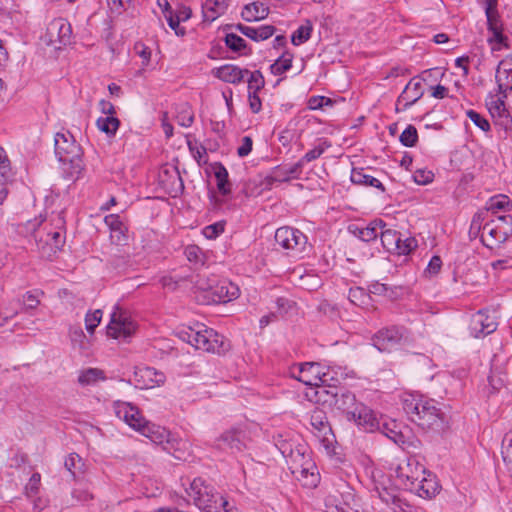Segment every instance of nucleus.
I'll return each mask as SVG.
<instances>
[{
    "label": "nucleus",
    "instance_id": "obj_1",
    "mask_svg": "<svg viewBox=\"0 0 512 512\" xmlns=\"http://www.w3.org/2000/svg\"><path fill=\"white\" fill-rule=\"evenodd\" d=\"M403 409L412 422L423 429L440 430L443 428V413L433 399H425L413 394H405Z\"/></svg>",
    "mask_w": 512,
    "mask_h": 512
},
{
    "label": "nucleus",
    "instance_id": "obj_2",
    "mask_svg": "<svg viewBox=\"0 0 512 512\" xmlns=\"http://www.w3.org/2000/svg\"><path fill=\"white\" fill-rule=\"evenodd\" d=\"M43 220L34 219L28 221L26 224V230L31 232L38 250L41 252L43 257L50 258L56 254L64 245L65 237L63 233L64 218L57 214L53 219L55 227L53 229H47V227L40 228Z\"/></svg>",
    "mask_w": 512,
    "mask_h": 512
},
{
    "label": "nucleus",
    "instance_id": "obj_3",
    "mask_svg": "<svg viewBox=\"0 0 512 512\" xmlns=\"http://www.w3.org/2000/svg\"><path fill=\"white\" fill-rule=\"evenodd\" d=\"M276 445L281 454L290 459V470L296 479L304 487H316L319 481L318 473L315 472L316 467L309 457L305 456V452L300 447L294 450L292 445L285 440H278Z\"/></svg>",
    "mask_w": 512,
    "mask_h": 512
},
{
    "label": "nucleus",
    "instance_id": "obj_4",
    "mask_svg": "<svg viewBox=\"0 0 512 512\" xmlns=\"http://www.w3.org/2000/svg\"><path fill=\"white\" fill-rule=\"evenodd\" d=\"M276 244L285 251L286 255L303 258L311 250L307 236L297 228L283 226L275 232Z\"/></svg>",
    "mask_w": 512,
    "mask_h": 512
},
{
    "label": "nucleus",
    "instance_id": "obj_5",
    "mask_svg": "<svg viewBox=\"0 0 512 512\" xmlns=\"http://www.w3.org/2000/svg\"><path fill=\"white\" fill-rule=\"evenodd\" d=\"M512 235V216L502 215L483 225L481 242L489 249L498 248Z\"/></svg>",
    "mask_w": 512,
    "mask_h": 512
},
{
    "label": "nucleus",
    "instance_id": "obj_6",
    "mask_svg": "<svg viewBox=\"0 0 512 512\" xmlns=\"http://www.w3.org/2000/svg\"><path fill=\"white\" fill-rule=\"evenodd\" d=\"M55 154L62 163H69L74 172L82 169V148L69 131L55 135Z\"/></svg>",
    "mask_w": 512,
    "mask_h": 512
},
{
    "label": "nucleus",
    "instance_id": "obj_7",
    "mask_svg": "<svg viewBox=\"0 0 512 512\" xmlns=\"http://www.w3.org/2000/svg\"><path fill=\"white\" fill-rule=\"evenodd\" d=\"M186 334L187 341L198 350L220 354L228 349L224 336L211 328L204 326L198 330L190 328Z\"/></svg>",
    "mask_w": 512,
    "mask_h": 512
},
{
    "label": "nucleus",
    "instance_id": "obj_8",
    "mask_svg": "<svg viewBox=\"0 0 512 512\" xmlns=\"http://www.w3.org/2000/svg\"><path fill=\"white\" fill-rule=\"evenodd\" d=\"M136 328L130 313L118 305L114 306L107 325V335L114 339H127L135 333Z\"/></svg>",
    "mask_w": 512,
    "mask_h": 512
},
{
    "label": "nucleus",
    "instance_id": "obj_9",
    "mask_svg": "<svg viewBox=\"0 0 512 512\" xmlns=\"http://www.w3.org/2000/svg\"><path fill=\"white\" fill-rule=\"evenodd\" d=\"M297 379L307 386H314L319 388L317 394L329 393V381L333 378L329 372L324 371L319 363L308 362L304 363L299 368V376Z\"/></svg>",
    "mask_w": 512,
    "mask_h": 512
},
{
    "label": "nucleus",
    "instance_id": "obj_10",
    "mask_svg": "<svg viewBox=\"0 0 512 512\" xmlns=\"http://www.w3.org/2000/svg\"><path fill=\"white\" fill-rule=\"evenodd\" d=\"M404 340L405 330L396 326L381 329L372 338L373 345L381 352L393 350Z\"/></svg>",
    "mask_w": 512,
    "mask_h": 512
},
{
    "label": "nucleus",
    "instance_id": "obj_11",
    "mask_svg": "<svg viewBox=\"0 0 512 512\" xmlns=\"http://www.w3.org/2000/svg\"><path fill=\"white\" fill-rule=\"evenodd\" d=\"M46 37L48 43L53 45L56 49H60L62 45L70 44L72 38L71 24L63 18L52 20L48 24Z\"/></svg>",
    "mask_w": 512,
    "mask_h": 512
},
{
    "label": "nucleus",
    "instance_id": "obj_12",
    "mask_svg": "<svg viewBox=\"0 0 512 512\" xmlns=\"http://www.w3.org/2000/svg\"><path fill=\"white\" fill-rule=\"evenodd\" d=\"M312 433L319 439L324 447L329 448L334 442V434L328 422L326 413L321 409H314L310 414Z\"/></svg>",
    "mask_w": 512,
    "mask_h": 512
},
{
    "label": "nucleus",
    "instance_id": "obj_13",
    "mask_svg": "<svg viewBox=\"0 0 512 512\" xmlns=\"http://www.w3.org/2000/svg\"><path fill=\"white\" fill-rule=\"evenodd\" d=\"M165 380L166 377L163 372L148 366L136 367L133 374V382L140 389L161 386L165 383Z\"/></svg>",
    "mask_w": 512,
    "mask_h": 512
},
{
    "label": "nucleus",
    "instance_id": "obj_14",
    "mask_svg": "<svg viewBox=\"0 0 512 512\" xmlns=\"http://www.w3.org/2000/svg\"><path fill=\"white\" fill-rule=\"evenodd\" d=\"M497 322L493 315L480 310L475 313L470 321V333L475 338L485 337L497 329Z\"/></svg>",
    "mask_w": 512,
    "mask_h": 512
},
{
    "label": "nucleus",
    "instance_id": "obj_15",
    "mask_svg": "<svg viewBox=\"0 0 512 512\" xmlns=\"http://www.w3.org/2000/svg\"><path fill=\"white\" fill-rule=\"evenodd\" d=\"M116 416L123 420L134 430L138 431L146 419L142 416L138 407L128 402L117 401L114 403Z\"/></svg>",
    "mask_w": 512,
    "mask_h": 512
},
{
    "label": "nucleus",
    "instance_id": "obj_16",
    "mask_svg": "<svg viewBox=\"0 0 512 512\" xmlns=\"http://www.w3.org/2000/svg\"><path fill=\"white\" fill-rule=\"evenodd\" d=\"M425 472L426 469L422 464L414 458H409L406 463L399 465L397 477L401 480L405 489L411 491L412 482H417Z\"/></svg>",
    "mask_w": 512,
    "mask_h": 512
},
{
    "label": "nucleus",
    "instance_id": "obj_17",
    "mask_svg": "<svg viewBox=\"0 0 512 512\" xmlns=\"http://www.w3.org/2000/svg\"><path fill=\"white\" fill-rule=\"evenodd\" d=\"M353 412H355V416L348 417L347 420L354 422L364 431L373 432L380 427V421L374 411L364 403H359Z\"/></svg>",
    "mask_w": 512,
    "mask_h": 512
},
{
    "label": "nucleus",
    "instance_id": "obj_18",
    "mask_svg": "<svg viewBox=\"0 0 512 512\" xmlns=\"http://www.w3.org/2000/svg\"><path fill=\"white\" fill-rule=\"evenodd\" d=\"M327 394L331 395L334 400L335 407L344 413L346 418L355 416V412L353 411L360 402L356 400V397L352 392L347 390H338L334 387L331 388Z\"/></svg>",
    "mask_w": 512,
    "mask_h": 512
},
{
    "label": "nucleus",
    "instance_id": "obj_19",
    "mask_svg": "<svg viewBox=\"0 0 512 512\" xmlns=\"http://www.w3.org/2000/svg\"><path fill=\"white\" fill-rule=\"evenodd\" d=\"M216 447L232 453L241 452L246 447L245 433L237 429L225 431L216 439Z\"/></svg>",
    "mask_w": 512,
    "mask_h": 512
},
{
    "label": "nucleus",
    "instance_id": "obj_20",
    "mask_svg": "<svg viewBox=\"0 0 512 512\" xmlns=\"http://www.w3.org/2000/svg\"><path fill=\"white\" fill-rule=\"evenodd\" d=\"M495 78L499 93L503 95V98H506L507 93L512 91V56L500 61Z\"/></svg>",
    "mask_w": 512,
    "mask_h": 512
},
{
    "label": "nucleus",
    "instance_id": "obj_21",
    "mask_svg": "<svg viewBox=\"0 0 512 512\" xmlns=\"http://www.w3.org/2000/svg\"><path fill=\"white\" fill-rule=\"evenodd\" d=\"M104 223L110 230V240L115 245H125L128 240V228L121 221L118 214H109L105 216Z\"/></svg>",
    "mask_w": 512,
    "mask_h": 512
},
{
    "label": "nucleus",
    "instance_id": "obj_22",
    "mask_svg": "<svg viewBox=\"0 0 512 512\" xmlns=\"http://www.w3.org/2000/svg\"><path fill=\"white\" fill-rule=\"evenodd\" d=\"M411 492L415 493L421 498L431 499L439 491V485L435 476L430 472H425L423 476L415 483L412 482Z\"/></svg>",
    "mask_w": 512,
    "mask_h": 512
},
{
    "label": "nucleus",
    "instance_id": "obj_23",
    "mask_svg": "<svg viewBox=\"0 0 512 512\" xmlns=\"http://www.w3.org/2000/svg\"><path fill=\"white\" fill-rule=\"evenodd\" d=\"M249 73L247 69H241L233 64H225L212 70V75L223 82L230 84H239L243 81L245 75Z\"/></svg>",
    "mask_w": 512,
    "mask_h": 512
},
{
    "label": "nucleus",
    "instance_id": "obj_24",
    "mask_svg": "<svg viewBox=\"0 0 512 512\" xmlns=\"http://www.w3.org/2000/svg\"><path fill=\"white\" fill-rule=\"evenodd\" d=\"M422 95L423 91L421 81L416 78H412L398 97L397 103L398 105L403 104L402 110H406L417 102Z\"/></svg>",
    "mask_w": 512,
    "mask_h": 512
},
{
    "label": "nucleus",
    "instance_id": "obj_25",
    "mask_svg": "<svg viewBox=\"0 0 512 512\" xmlns=\"http://www.w3.org/2000/svg\"><path fill=\"white\" fill-rule=\"evenodd\" d=\"M386 227V224L382 220H374L370 222L366 227H360L358 225H352L349 230L353 235L358 237L364 242H369L376 239L379 235L380 229Z\"/></svg>",
    "mask_w": 512,
    "mask_h": 512
},
{
    "label": "nucleus",
    "instance_id": "obj_26",
    "mask_svg": "<svg viewBox=\"0 0 512 512\" xmlns=\"http://www.w3.org/2000/svg\"><path fill=\"white\" fill-rule=\"evenodd\" d=\"M235 28L241 34L256 42L270 38L275 32V27L272 25H261L259 27H251L239 23L235 26Z\"/></svg>",
    "mask_w": 512,
    "mask_h": 512
},
{
    "label": "nucleus",
    "instance_id": "obj_27",
    "mask_svg": "<svg viewBox=\"0 0 512 512\" xmlns=\"http://www.w3.org/2000/svg\"><path fill=\"white\" fill-rule=\"evenodd\" d=\"M228 8V0H205L202 4L204 21L212 23L223 15Z\"/></svg>",
    "mask_w": 512,
    "mask_h": 512
},
{
    "label": "nucleus",
    "instance_id": "obj_28",
    "mask_svg": "<svg viewBox=\"0 0 512 512\" xmlns=\"http://www.w3.org/2000/svg\"><path fill=\"white\" fill-rule=\"evenodd\" d=\"M379 421L380 427L376 428V430H380L383 435H385L397 445H403L406 442L405 436L400 430V424H398L395 420L384 419L381 417Z\"/></svg>",
    "mask_w": 512,
    "mask_h": 512
},
{
    "label": "nucleus",
    "instance_id": "obj_29",
    "mask_svg": "<svg viewBox=\"0 0 512 512\" xmlns=\"http://www.w3.org/2000/svg\"><path fill=\"white\" fill-rule=\"evenodd\" d=\"M143 436L150 439L155 444H163L168 440L169 432L164 427L145 421L138 430Z\"/></svg>",
    "mask_w": 512,
    "mask_h": 512
},
{
    "label": "nucleus",
    "instance_id": "obj_30",
    "mask_svg": "<svg viewBox=\"0 0 512 512\" xmlns=\"http://www.w3.org/2000/svg\"><path fill=\"white\" fill-rule=\"evenodd\" d=\"M269 8L264 3L256 1L245 5L241 12L242 18L247 22L259 21L266 18Z\"/></svg>",
    "mask_w": 512,
    "mask_h": 512
},
{
    "label": "nucleus",
    "instance_id": "obj_31",
    "mask_svg": "<svg viewBox=\"0 0 512 512\" xmlns=\"http://www.w3.org/2000/svg\"><path fill=\"white\" fill-rule=\"evenodd\" d=\"M350 179L352 183L357 185L371 186L384 191V186L381 181L372 175L368 174L363 168H353L351 171Z\"/></svg>",
    "mask_w": 512,
    "mask_h": 512
},
{
    "label": "nucleus",
    "instance_id": "obj_32",
    "mask_svg": "<svg viewBox=\"0 0 512 512\" xmlns=\"http://www.w3.org/2000/svg\"><path fill=\"white\" fill-rule=\"evenodd\" d=\"M189 497H191L195 504L198 506L203 505L205 498L209 497L207 487L204 484V480L201 478H195L186 489Z\"/></svg>",
    "mask_w": 512,
    "mask_h": 512
},
{
    "label": "nucleus",
    "instance_id": "obj_33",
    "mask_svg": "<svg viewBox=\"0 0 512 512\" xmlns=\"http://www.w3.org/2000/svg\"><path fill=\"white\" fill-rule=\"evenodd\" d=\"M213 295L217 302H228L239 296V288L231 283H222L213 289Z\"/></svg>",
    "mask_w": 512,
    "mask_h": 512
},
{
    "label": "nucleus",
    "instance_id": "obj_34",
    "mask_svg": "<svg viewBox=\"0 0 512 512\" xmlns=\"http://www.w3.org/2000/svg\"><path fill=\"white\" fill-rule=\"evenodd\" d=\"M512 208V201L507 195L498 194L489 198L486 202L485 210L496 214L500 211H509Z\"/></svg>",
    "mask_w": 512,
    "mask_h": 512
},
{
    "label": "nucleus",
    "instance_id": "obj_35",
    "mask_svg": "<svg viewBox=\"0 0 512 512\" xmlns=\"http://www.w3.org/2000/svg\"><path fill=\"white\" fill-rule=\"evenodd\" d=\"M381 243L388 252H394L401 243V235L394 229L383 228L379 231Z\"/></svg>",
    "mask_w": 512,
    "mask_h": 512
},
{
    "label": "nucleus",
    "instance_id": "obj_36",
    "mask_svg": "<svg viewBox=\"0 0 512 512\" xmlns=\"http://www.w3.org/2000/svg\"><path fill=\"white\" fill-rule=\"evenodd\" d=\"M214 175L217 180L218 191L222 195H228L231 192V183L228 180V171L222 164H217L214 169Z\"/></svg>",
    "mask_w": 512,
    "mask_h": 512
},
{
    "label": "nucleus",
    "instance_id": "obj_37",
    "mask_svg": "<svg viewBox=\"0 0 512 512\" xmlns=\"http://www.w3.org/2000/svg\"><path fill=\"white\" fill-rule=\"evenodd\" d=\"M293 54L284 52L271 66L270 71L274 75H282L292 67Z\"/></svg>",
    "mask_w": 512,
    "mask_h": 512
},
{
    "label": "nucleus",
    "instance_id": "obj_38",
    "mask_svg": "<svg viewBox=\"0 0 512 512\" xmlns=\"http://www.w3.org/2000/svg\"><path fill=\"white\" fill-rule=\"evenodd\" d=\"M489 112L493 118L502 120V123L507 125L510 122L509 112L506 109L504 98H498L493 101L489 106Z\"/></svg>",
    "mask_w": 512,
    "mask_h": 512
},
{
    "label": "nucleus",
    "instance_id": "obj_39",
    "mask_svg": "<svg viewBox=\"0 0 512 512\" xmlns=\"http://www.w3.org/2000/svg\"><path fill=\"white\" fill-rule=\"evenodd\" d=\"M96 124L100 131L106 133L108 136H113L119 128L120 121L114 116H106L98 118Z\"/></svg>",
    "mask_w": 512,
    "mask_h": 512
},
{
    "label": "nucleus",
    "instance_id": "obj_40",
    "mask_svg": "<svg viewBox=\"0 0 512 512\" xmlns=\"http://www.w3.org/2000/svg\"><path fill=\"white\" fill-rule=\"evenodd\" d=\"M64 465L74 478L76 477L77 473L84 472L85 463L77 453H70L66 457Z\"/></svg>",
    "mask_w": 512,
    "mask_h": 512
},
{
    "label": "nucleus",
    "instance_id": "obj_41",
    "mask_svg": "<svg viewBox=\"0 0 512 512\" xmlns=\"http://www.w3.org/2000/svg\"><path fill=\"white\" fill-rule=\"evenodd\" d=\"M105 376L103 371L96 368H89L85 371H81L78 376V382L83 385H91L96 383L98 380H104Z\"/></svg>",
    "mask_w": 512,
    "mask_h": 512
},
{
    "label": "nucleus",
    "instance_id": "obj_42",
    "mask_svg": "<svg viewBox=\"0 0 512 512\" xmlns=\"http://www.w3.org/2000/svg\"><path fill=\"white\" fill-rule=\"evenodd\" d=\"M312 24L310 21H306L304 25H301L292 34L291 41L295 46L301 45L308 41L311 37Z\"/></svg>",
    "mask_w": 512,
    "mask_h": 512
},
{
    "label": "nucleus",
    "instance_id": "obj_43",
    "mask_svg": "<svg viewBox=\"0 0 512 512\" xmlns=\"http://www.w3.org/2000/svg\"><path fill=\"white\" fill-rule=\"evenodd\" d=\"M248 74H250L247 80L249 93L258 94V92L264 88V77L259 70L249 72Z\"/></svg>",
    "mask_w": 512,
    "mask_h": 512
},
{
    "label": "nucleus",
    "instance_id": "obj_44",
    "mask_svg": "<svg viewBox=\"0 0 512 512\" xmlns=\"http://www.w3.org/2000/svg\"><path fill=\"white\" fill-rule=\"evenodd\" d=\"M187 145L194 159L199 164L202 162H207V151L201 143H199L197 140H188Z\"/></svg>",
    "mask_w": 512,
    "mask_h": 512
},
{
    "label": "nucleus",
    "instance_id": "obj_45",
    "mask_svg": "<svg viewBox=\"0 0 512 512\" xmlns=\"http://www.w3.org/2000/svg\"><path fill=\"white\" fill-rule=\"evenodd\" d=\"M291 180L287 173L286 166H277L273 169L272 173L266 177L267 185L272 186L274 183L287 182Z\"/></svg>",
    "mask_w": 512,
    "mask_h": 512
},
{
    "label": "nucleus",
    "instance_id": "obj_46",
    "mask_svg": "<svg viewBox=\"0 0 512 512\" xmlns=\"http://www.w3.org/2000/svg\"><path fill=\"white\" fill-rule=\"evenodd\" d=\"M490 36L488 42L491 45L492 50H500L503 46H506L507 37L503 34V28L497 30H489Z\"/></svg>",
    "mask_w": 512,
    "mask_h": 512
},
{
    "label": "nucleus",
    "instance_id": "obj_47",
    "mask_svg": "<svg viewBox=\"0 0 512 512\" xmlns=\"http://www.w3.org/2000/svg\"><path fill=\"white\" fill-rule=\"evenodd\" d=\"M348 299L351 303L357 306H363L367 304L369 295L361 287H354L349 290Z\"/></svg>",
    "mask_w": 512,
    "mask_h": 512
},
{
    "label": "nucleus",
    "instance_id": "obj_48",
    "mask_svg": "<svg viewBox=\"0 0 512 512\" xmlns=\"http://www.w3.org/2000/svg\"><path fill=\"white\" fill-rule=\"evenodd\" d=\"M12 176L10 161L4 149L0 147V181H10Z\"/></svg>",
    "mask_w": 512,
    "mask_h": 512
},
{
    "label": "nucleus",
    "instance_id": "obj_49",
    "mask_svg": "<svg viewBox=\"0 0 512 512\" xmlns=\"http://www.w3.org/2000/svg\"><path fill=\"white\" fill-rule=\"evenodd\" d=\"M176 119L179 125L190 127L194 121V115L188 105H182L177 112Z\"/></svg>",
    "mask_w": 512,
    "mask_h": 512
},
{
    "label": "nucleus",
    "instance_id": "obj_50",
    "mask_svg": "<svg viewBox=\"0 0 512 512\" xmlns=\"http://www.w3.org/2000/svg\"><path fill=\"white\" fill-rule=\"evenodd\" d=\"M417 141V129L412 125H409L400 135V142L406 147H413Z\"/></svg>",
    "mask_w": 512,
    "mask_h": 512
},
{
    "label": "nucleus",
    "instance_id": "obj_51",
    "mask_svg": "<svg viewBox=\"0 0 512 512\" xmlns=\"http://www.w3.org/2000/svg\"><path fill=\"white\" fill-rule=\"evenodd\" d=\"M102 319V311L97 309L93 312H89L85 317V327L89 333H93L96 327L99 325Z\"/></svg>",
    "mask_w": 512,
    "mask_h": 512
},
{
    "label": "nucleus",
    "instance_id": "obj_52",
    "mask_svg": "<svg viewBox=\"0 0 512 512\" xmlns=\"http://www.w3.org/2000/svg\"><path fill=\"white\" fill-rule=\"evenodd\" d=\"M226 45L235 52H240L246 47L245 40L234 33H228L225 36Z\"/></svg>",
    "mask_w": 512,
    "mask_h": 512
},
{
    "label": "nucleus",
    "instance_id": "obj_53",
    "mask_svg": "<svg viewBox=\"0 0 512 512\" xmlns=\"http://www.w3.org/2000/svg\"><path fill=\"white\" fill-rule=\"evenodd\" d=\"M41 475L39 473H33L29 479V482L25 486V494L27 497L32 498L36 496L40 489Z\"/></svg>",
    "mask_w": 512,
    "mask_h": 512
},
{
    "label": "nucleus",
    "instance_id": "obj_54",
    "mask_svg": "<svg viewBox=\"0 0 512 512\" xmlns=\"http://www.w3.org/2000/svg\"><path fill=\"white\" fill-rule=\"evenodd\" d=\"M185 256L188 259V261L194 263V264H203L204 256L202 253V250L196 246V245H189L185 248Z\"/></svg>",
    "mask_w": 512,
    "mask_h": 512
},
{
    "label": "nucleus",
    "instance_id": "obj_55",
    "mask_svg": "<svg viewBox=\"0 0 512 512\" xmlns=\"http://www.w3.org/2000/svg\"><path fill=\"white\" fill-rule=\"evenodd\" d=\"M467 117L482 131L488 132L490 130V124L486 118L474 110H468L466 112Z\"/></svg>",
    "mask_w": 512,
    "mask_h": 512
},
{
    "label": "nucleus",
    "instance_id": "obj_56",
    "mask_svg": "<svg viewBox=\"0 0 512 512\" xmlns=\"http://www.w3.org/2000/svg\"><path fill=\"white\" fill-rule=\"evenodd\" d=\"M329 146L330 145L323 143L322 145H318V146L314 147L313 149L306 152L305 155L300 159V161L304 165L305 163L316 160L324 153L326 148H328Z\"/></svg>",
    "mask_w": 512,
    "mask_h": 512
},
{
    "label": "nucleus",
    "instance_id": "obj_57",
    "mask_svg": "<svg viewBox=\"0 0 512 512\" xmlns=\"http://www.w3.org/2000/svg\"><path fill=\"white\" fill-rule=\"evenodd\" d=\"M417 247V241L415 238L408 237L404 240L401 239V243H398L395 253L399 255H407Z\"/></svg>",
    "mask_w": 512,
    "mask_h": 512
},
{
    "label": "nucleus",
    "instance_id": "obj_58",
    "mask_svg": "<svg viewBox=\"0 0 512 512\" xmlns=\"http://www.w3.org/2000/svg\"><path fill=\"white\" fill-rule=\"evenodd\" d=\"M485 220V212L479 211L474 214L471 225H470V234L477 236L480 232L482 233L483 221Z\"/></svg>",
    "mask_w": 512,
    "mask_h": 512
},
{
    "label": "nucleus",
    "instance_id": "obj_59",
    "mask_svg": "<svg viewBox=\"0 0 512 512\" xmlns=\"http://www.w3.org/2000/svg\"><path fill=\"white\" fill-rule=\"evenodd\" d=\"M220 496L219 494H212L205 498L203 505L199 506L205 512H222V507H219V502L215 503V498Z\"/></svg>",
    "mask_w": 512,
    "mask_h": 512
},
{
    "label": "nucleus",
    "instance_id": "obj_60",
    "mask_svg": "<svg viewBox=\"0 0 512 512\" xmlns=\"http://www.w3.org/2000/svg\"><path fill=\"white\" fill-rule=\"evenodd\" d=\"M433 173L431 171L417 170L413 178L417 184L425 185L433 181Z\"/></svg>",
    "mask_w": 512,
    "mask_h": 512
},
{
    "label": "nucleus",
    "instance_id": "obj_61",
    "mask_svg": "<svg viewBox=\"0 0 512 512\" xmlns=\"http://www.w3.org/2000/svg\"><path fill=\"white\" fill-rule=\"evenodd\" d=\"M252 146H253L252 138L249 136L243 137L241 140V144L237 149L238 156L246 157L247 155H249L250 152L252 151Z\"/></svg>",
    "mask_w": 512,
    "mask_h": 512
},
{
    "label": "nucleus",
    "instance_id": "obj_62",
    "mask_svg": "<svg viewBox=\"0 0 512 512\" xmlns=\"http://www.w3.org/2000/svg\"><path fill=\"white\" fill-rule=\"evenodd\" d=\"M72 497L78 502H87L93 498L92 493L87 488H74Z\"/></svg>",
    "mask_w": 512,
    "mask_h": 512
},
{
    "label": "nucleus",
    "instance_id": "obj_63",
    "mask_svg": "<svg viewBox=\"0 0 512 512\" xmlns=\"http://www.w3.org/2000/svg\"><path fill=\"white\" fill-rule=\"evenodd\" d=\"M23 301L25 309H35L40 303L38 293L34 292H27L23 297Z\"/></svg>",
    "mask_w": 512,
    "mask_h": 512
},
{
    "label": "nucleus",
    "instance_id": "obj_64",
    "mask_svg": "<svg viewBox=\"0 0 512 512\" xmlns=\"http://www.w3.org/2000/svg\"><path fill=\"white\" fill-rule=\"evenodd\" d=\"M219 502V507H222V512H238V509L235 505L231 504L227 499L223 496H217L215 498V503Z\"/></svg>",
    "mask_w": 512,
    "mask_h": 512
}]
</instances>
